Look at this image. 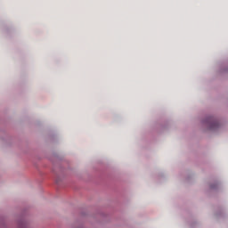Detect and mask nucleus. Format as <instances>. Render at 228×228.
Here are the masks:
<instances>
[{
  "instance_id": "1",
  "label": "nucleus",
  "mask_w": 228,
  "mask_h": 228,
  "mask_svg": "<svg viewBox=\"0 0 228 228\" xmlns=\"http://www.w3.org/2000/svg\"><path fill=\"white\" fill-rule=\"evenodd\" d=\"M208 123L211 125V128L218 127V122L215 121L212 118L208 119Z\"/></svg>"
}]
</instances>
